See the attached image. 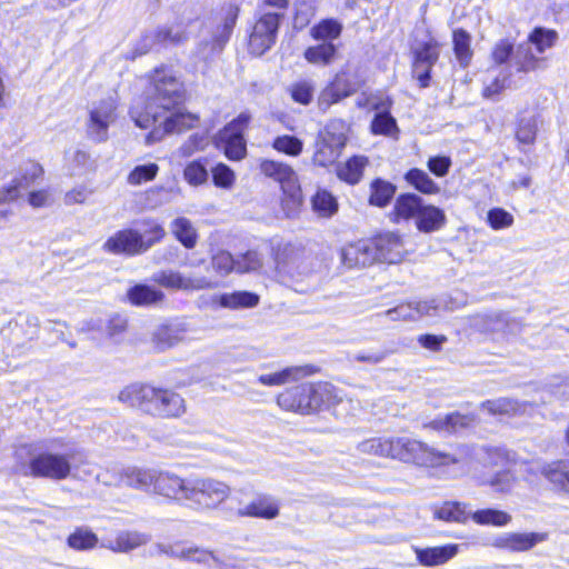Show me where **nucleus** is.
<instances>
[{"label":"nucleus","instance_id":"nucleus-35","mask_svg":"<svg viewBox=\"0 0 569 569\" xmlns=\"http://www.w3.org/2000/svg\"><path fill=\"white\" fill-rule=\"evenodd\" d=\"M258 302L259 296L249 291L223 293L219 298L220 306L229 309L252 308Z\"/></svg>","mask_w":569,"mask_h":569},{"label":"nucleus","instance_id":"nucleus-25","mask_svg":"<svg viewBox=\"0 0 569 569\" xmlns=\"http://www.w3.org/2000/svg\"><path fill=\"white\" fill-rule=\"evenodd\" d=\"M315 372L312 366L288 367L279 372L261 375L258 381L263 386H281L288 382L300 380Z\"/></svg>","mask_w":569,"mask_h":569},{"label":"nucleus","instance_id":"nucleus-38","mask_svg":"<svg viewBox=\"0 0 569 569\" xmlns=\"http://www.w3.org/2000/svg\"><path fill=\"white\" fill-rule=\"evenodd\" d=\"M406 181L416 190L425 194H437L440 191L439 186L423 170L413 168L406 176Z\"/></svg>","mask_w":569,"mask_h":569},{"label":"nucleus","instance_id":"nucleus-57","mask_svg":"<svg viewBox=\"0 0 569 569\" xmlns=\"http://www.w3.org/2000/svg\"><path fill=\"white\" fill-rule=\"evenodd\" d=\"M206 163L201 160H194L187 164L183 171L186 181L191 186H200L208 180Z\"/></svg>","mask_w":569,"mask_h":569},{"label":"nucleus","instance_id":"nucleus-7","mask_svg":"<svg viewBox=\"0 0 569 569\" xmlns=\"http://www.w3.org/2000/svg\"><path fill=\"white\" fill-rule=\"evenodd\" d=\"M258 19L249 38V50L256 56L263 54L276 42L282 12L258 11Z\"/></svg>","mask_w":569,"mask_h":569},{"label":"nucleus","instance_id":"nucleus-64","mask_svg":"<svg viewBox=\"0 0 569 569\" xmlns=\"http://www.w3.org/2000/svg\"><path fill=\"white\" fill-rule=\"evenodd\" d=\"M92 163L90 154L82 150H77L70 160V171L72 176H81L91 170Z\"/></svg>","mask_w":569,"mask_h":569},{"label":"nucleus","instance_id":"nucleus-9","mask_svg":"<svg viewBox=\"0 0 569 569\" xmlns=\"http://www.w3.org/2000/svg\"><path fill=\"white\" fill-rule=\"evenodd\" d=\"M345 144V133L342 131H338L335 123L327 126L317 140L312 158L313 163L320 167L333 164L340 157Z\"/></svg>","mask_w":569,"mask_h":569},{"label":"nucleus","instance_id":"nucleus-21","mask_svg":"<svg viewBox=\"0 0 569 569\" xmlns=\"http://www.w3.org/2000/svg\"><path fill=\"white\" fill-rule=\"evenodd\" d=\"M341 260L348 268L366 267L375 263L376 256H373L370 239L345 247L341 251Z\"/></svg>","mask_w":569,"mask_h":569},{"label":"nucleus","instance_id":"nucleus-42","mask_svg":"<svg viewBox=\"0 0 569 569\" xmlns=\"http://www.w3.org/2000/svg\"><path fill=\"white\" fill-rule=\"evenodd\" d=\"M171 230L174 237L188 249H191L197 243V232L191 221L187 218L180 217L171 222Z\"/></svg>","mask_w":569,"mask_h":569},{"label":"nucleus","instance_id":"nucleus-33","mask_svg":"<svg viewBox=\"0 0 569 569\" xmlns=\"http://www.w3.org/2000/svg\"><path fill=\"white\" fill-rule=\"evenodd\" d=\"M186 329L181 326H161L153 333V341L160 350L169 349L184 339Z\"/></svg>","mask_w":569,"mask_h":569},{"label":"nucleus","instance_id":"nucleus-4","mask_svg":"<svg viewBox=\"0 0 569 569\" xmlns=\"http://www.w3.org/2000/svg\"><path fill=\"white\" fill-rule=\"evenodd\" d=\"M231 495L228 483L212 477L190 478L187 505L199 511L218 509Z\"/></svg>","mask_w":569,"mask_h":569},{"label":"nucleus","instance_id":"nucleus-37","mask_svg":"<svg viewBox=\"0 0 569 569\" xmlns=\"http://www.w3.org/2000/svg\"><path fill=\"white\" fill-rule=\"evenodd\" d=\"M481 407L493 416H511L526 412V405H521L509 398L487 400L482 402Z\"/></svg>","mask_w":569,"mask_h":569},{"label":"nucleus","instance_id":"nucleus-1","mask_svg":"<svg viewBox=\"0 0 569 569\" xmlns=\"http://www.w3.org/2000/svg\"><path fill=\"white\" fill-rule=\"evenodd\" d=\"M152 96L146 109L134 106L131 118L136 126L147 129L160 121L147 137L148 143L161 140L166 133L181 132L194 127L198 118L177 109L183 100L181 82L167 68L156 69L151 78Z\"/></svg>","mask_w":569,"mask_h":569},{"label":"nucleus","instance_id":"nucleus-43","mask_svg":"<svg viewBox=\"0 0 569 569\" xmlns=\"http://www.w3.org/2000/svg\"><path fill=\"white\" fill-rule=\"evenodd\" d=\"M341 32L342 24L335 19H325L310 30V34L315 40H321L323 42H332V40L340 37Z\"/></svg>","mask_w":569,"mask_h":569},{"label":"nucleus","instance_id":"nucleus-40","mask_svg":"<svg viewBox=\"0 0 569 569\" xmlns=\"http://www.w3.org/2000/svg\"><path fill=\"white\" fill-rule=\"evenodd\" d=\"M67 542L71 549L84 551L96 548L99 545V538L89 528L79 527L68 537Z\"/></svg>","mask_w":569,"mask_h":569},{"label":"nucleus","instance_id":"nucleus-15","mask_svg":"<svg viewBox=\"0 0 569 569\" xmlns=\"http://www.w3.org/2000/svg\"><path fill=\"white\" fill-rule=\"evenodd\" d=\"M103 249L110 253L137 254L148 250L142 234L132 229L120 230L110 237L103 244Z\"/></svg>","mask_w":569,"mask_h":569},{"label":"nucleus","instance_id":"nucleus-10","mask_svg":"<svg viewBox=\"0 0 569 569\" xmlns=\"http://www.w3.org/2000/svg\"><path fill=\"white\" fill-rule=\"evenodd\" d=\"M412 73L419 81L421 88L429 86L430 72L439 58V43L432 37L418 42L413 48Z\"/></svg>","mask_w":569,"mask_h":569},{"label":"nucleus","instance_id":"nucleus-49","mask_svg":"<svg viewBox=\"0 0 569 569\" xmlns=\"http://www.w3.org/2000/svg\"><path fill=\"white\" fill-rule=\"evenodd\" d=\"M516 478L510 470L498 471L490 477L479 479L480 485H488L498 492H509L513 487Z\"/></svg>","mask_w":569,"mask_h":569},{"label":"nucleus","instance_id":"nucleus-22","mask_svg":"<svg viewBox=\"0 0 569 569\" xmlns=\"http://www.w3.org/2000/svg\"><path fill=\"white\" fill-rule=\"evenodd\" d=\"M156 469L130 467L119 476L118 486H127L146 492L153 491Z\"/></svg>","mask_w":569,"mask_h":569},{"label":"nucleus","instance_id":"nucleus-46","mask_svg":"<svg viewBox=\"0 0 569 569\" xmlns=\"http://www.w3.org/2000/svg\"><path fill=\"white\" fill-rule=\"evenodd\" d=\"M470 517L478 525L506 526L510 522L511 517L505 511L497 509H481L470 512Z\"/></svg>","mask_w":569,"mask_h":569},{"label":"nucleus","instance_id":"nucleus-44","mask_svg":"<svg viewBox=\"0 0 569 569\" xmlns=\"http://www.w3.org/2000/svg\"><path fill=\"white\" fill-rule=\"evenodd\" d=\"M337 53V47L332 42H323L309 47L305 51V58L309 63L327 66L331 63Z\"/></svg>","mask_w":569,"mask_h":569},{"label":"nucleus","instance_id":"nucleus-56","mask_svg":"<svg viewBox=\"0 0 569 569\" xmlns=\"http://www.w3.org/2000/svg\"><path fill=\"white\" fill-rule=\"evenodd\" d=\"M371 130L375 134L395 136L398 133L396 119L390 112H377L372 122Z\"/></svg>","mask_w":569,"mask_h":569},{"label":"nucleus","instance_id":"nucleus-30","mask_svg":"<svg viewBox=\"0 0 569 569\" xmlns=\"http://www.w3.org/2000/svg\"><path fill=\"white\" fill-rule=\"evenodd\" d=\"M475 421L471 415H461L459 412L449 413L442 418L435 419L430 422V427L438 431L457 432L469 427Z\"/></svg>","mask_w":569,"mask_h":569},{"label":"nucleus","instance_id":"nucleus-61","mask_svg":"<svg viewBox=\"0 0 569 569\" xmlns=\"http://www.w3.org/2000/svg\"><path fill=\"white\" fill-rule=\"evenodd\" d=\"M234 172L224 163H218L212 168V180L214 186L229 189L234 183Z\"/></svg>","mask_w":569,"mask_h":569},{"label":"nucleus","instance_id":"nucleus-60","mask_svg":"<svg viewBox=\"0 0 569 569\" xmlns=\"http://www.w3.org/2000/svg\"><path fill=\"white\" fill-rule=\"evenodd\" d=\"M236 272L244 273L257 271L262 267L261 257L257 251H248L236 258Z\"/></svg>","mask_w":569,"mask_h":569},{"label":"nucleus","instance_id":"nucleus-13","mask_svg":"<svg viewBox=\"0 0 569 569\" xmlns=\"http://www.w3.org/2000/svg\"><path fill=\"white\" fill-rule=\"evenodd\" d=\"M277 403L286 411L301 415L313 412V383H303L281 392Z\"/></svg>","mask_w":569,"mask_h":569},{"label":"nucleus","instance_id":"nucleus-51","mask_svg":"<svg viewBox=\"0 0 569 569\" xmlns=\"http://www.w3.org/2000/svg\"><path fill=\"white\" fill-rule=\"evenodd\" d=\"M288 91L295 102L308 106L313 99L315 83L311 80H299L293 82Z\"/></svg>","mask_w":569,"mask_h":569},{"label":"nucleus","instance_id":"nucleus-6","mask_svg":"<svg viewBox=\"0 0 569 569\" xmlns=\"http://www.w3.org/2000/svg\"><path fill=\"white\" fill-rule=\"evenodd\" d=\"M458 306L449 297L438 299L413 301L398 305L393 309L386 311V316L392 320H417L423 316H438L442 310H453Z\"/></svg>","mask_w":569,"mask_h":569},{"label":"nucleus","instance_id":"nucleus-12","mask_svg":"<svg viewBox=\"0 0 569 569\" xmlns=\"http://www.w3.org/2000/svg\"><path fill=\"white\" fill-rule=\"evenodd\" d=\"M189 489L190 478L184 479L170 471H156L153 493L187 505Z\"/></svg>","mask_w":569,"mask_h":569},{"label":"nucleus","instance_id":"nucleus-18","mask_svg":"<svg viewBox=\"0 0 569 569\" xmlns=\"http://www.w3.org/2000/svg\"><path fill=\"white\" fill-rule=\"evenodd\" d=\"M153 280L162 287L173 290H201L211 287L210 282L203 277H184L172 270L154 274Z\"/></svg>","mask_w":569,"mask_h":569},{"label":"nucleus","instance_id":"nucleus-47","mask_svg":"<svg viewBox=\"0 0 569 569\" xmlns=\"http://www.w3.org/2000/svg\"><path fill=\"white\" fill-rule=\"evenodd\" d=\"M470 327L480 332H493L500 330L503 320L498 313H479L469 318Z\"/></svg>","mask_w":569,"mask_h":569},{"label":"nucleus","instance_id":"nucleus-27","mask_svg":"<svg viewBox=\"0 0 569 569\" xmlns=\"http://www.w3.org/2000/svg\"><path fill=\"white\" fill-rule=\"evenodd\" d=\"M422 207V199L419 196L415 193L400 194L393 206V221L417 219Z\"/></svg>","mask_w":569,"mask_h":569},{"label":"nucleus","instance_id":"nucleus-54","mask_svg":"<svg viewBox=\"0 0 569 569\" xmlns=\"http://www.w3.org/2000/svg\"><path fill=\"white\" fill-rule=\"evenodd\" d=\"M470 36L465 30L453 32V50L461 66H467L471 59Z\"/></svg>","mask_w":569,"mask_h":569},{"label":"nucleus","instance_id":"nucleus-41","mask_svg":"<svg viewBox=\"0 0 569 569\" xmlns=\"http://www.w3.org/2000/svg\"><path fill=\"white\" fill-rule=\"evenodd\" d=\"M283 197L281 199V208L287 218H293L298 214L302 204V193L299 182L281 189Z\"/></svg>","mask_w":569,"mask_h":569},{"label":"nucleus","instance_id":"nucleus-19","mask_svg":"<svg viewBox=\"0 0 569 569\" xmlns=\"http://www.w3.org/2000/svg\"><path fill=\"white\" fill-rule=\"evenodd\" d=\"M150 540L151 536L147 532L122 530L116 535L113 540L102 542L100 547L118 553H128L147 545Z\"/></svg>","mask_w":569,"mask_h":569},{"label":"nucleus","instance_id":"nucleus-31","mask_svg":"<svg viewBox=\"0 0 569 569\" xmlns=\"http://www.w3.org/2000/svg\"><path fill=\"white\" fill-rule=\"evenodd\" d=\"M435 518L447 522H466L470 517L467 505L461 502L446 501L441 506L435 507Z\"/></svg>","mask_w":569,"mask_h":569},{"label":"nucleus","instance_id":"nucleus-5","mask_svg":"<svg viewBox=\"0 0 569 569\" xmlns=\"http://www.w3.org/2000/svg\"><path fill=\"white\" fill-rule=\"evenodd\" d=\"M79 456L76 450L63 453L44 451L31 458L26 475L51 480H64L71 476L72 461Z\"/></svg>","mask_w":569,"mask_h":569},{"label":"nucleus","instance_id":"nucleus-52","mask_svg":"<svg viewBox=\"0 0 569 569\" xmlns=\"http://www.w3.org/2000/svg\"><path fill=\"white\" fill-rule=\"evenodd\" d=\"M538 119L535 116L520 119L516 138L522 146H531L536 140Z\"/></svg>","mask_w":569,"mask_h":569},{"label":"nucleus","instance_id":"nucleus-48","mask_svg":"<svg viewBox=\"0 0 569 569\" xmlns=\"http://www.w3.org/2000/svg\"><path fill=\"white\" fill-rule=\"evenodd\" d=\"M396 188L390 182L377 179L371 183L370 203L378 207H385L391 200Z\"/></svg>","mask_w":569,"mask_h":569},{"label":"nucleus","instance_id":"nucleus-55","mask_svg":"<svg viewBox=\"0 0 569 569\" xmlns=\"http://www.w3.org/2000/svg\"><path fill=\"white\" fill-rule=\"evenodd\" d=\"M159 171L157 163H147L134 167L127 177V182L131 186H140L153 180Z\"/></svg>","mask_w":569,"mask_h":569},{"label":"nucleus","instance_id":"nucleus-28","mask_svg":"<svg viewBox=\"0 0 569 569\" xmlns=\"http://www.w3.org/2000/svg\"><path fill=\"white\" fill-rule=\"evenodd\" d=\"M445 223V212L435 206H423L416 220L418 230L426 233L441 229Z\"/></svg>","mask_w":569,"mask_h":569},{"label":"nucleus","instance_id":"nucleus-63","mask_svg":"<svg viewBox=\"0 0 569 569\" xmlns=\"http://www.w3.org/2000/svg\"><path fill=\"white\" fill-rule=\"evenodd\" d=\"M329 84L339 93L341 100L357 91L356 83L352 82L345 72L337 73Z\"/></svg>","mask_w":569,"mask_h":569},{"label":"nucleus","instance_id":"nucleus-34","mask_svg":"<svg viewBox=\"0 0 569 569\" xmlns=\"http://www.w3.org/2000/svg\"><path fill=\"white\" fill-rule=\"evenodd\" d=\"M512 62L517 71L530 72L539 68L541 59L533 53L531 44L527 42L517 47L512 56Z\"/></svg>","mask_w":569,"mask_h":569},{"label":"nucleus","instance_id":"nucleus-16","mask_svg":"<svg viewBox=\"0 0 569 569\" xmlns=\"http://www.w3.org/2000/svg\"><path fill=\"white\" fill-rule=\"evenodd\" d=\"M276 270L280 276L295 278L303 263L302 251L291 243H279L273 248Z\"/></svg>","mask_w":569,"mask_h":569},{"label":"nucleus","instance_id":"nucleus-32","mask_svg":"<svg viewBox=\"0 0 569 569\" xmlns=\"http://www.w3.org/2000/svg\"><path fill=\"white\" fill-rule=\"evenodd\" d=\"M368 160L362 156H355L337 167V174L339 179L356 184L362 177L365 167Z\"/></svg>","mask_w":569,"mask_h":569},{"label":"nucleus","instance_id":"nucleus-2","mask_svg":"<svg viewBox=\"0 0 569 569\" xmlns=\"http://www.w3.org/2000/svg\"><path fill=\"white\" fill-rule=\"evenodd\" d=\"M366 455L398 459L426 467H439L459 463L460 457L439 452L426 443L408 437H375L358 445Z\"/></svg>","mask_w":569,"mask_h":569},{"label":"nucleus","instance_id":"nucleus-3","mask_svg":"<svg viewBox=\"0 0 569 569\" xmlns=\"http://www.w3.org/2000/svg\"><path fill=\"white\" fill-rule=\"evenodd\" d=\"M118 400L157 418H179L186 412L184 399L179 393L150 385H129L119 392Z\"/></svg>","mask_w":569,"mask_h":569},{"label":"nucleus","instance_id":"nucleus-45","mask_svg":"<svg viewBox=\"0 0 569 569\" xmlns=\"http://www.w3.org/2000/svg\"><path fill=\"white\" fill-rule=\"evenodd\" d=\"M557 40L558 33L555 30L542 27H536L528 37V42L532 44L540 54L552 48Z\"/></svg>","mask_w":569,"mask_h":569},{"label":"nucleus","instance_id":"nucleus-50","mask_svg":"<svg viewBox=\"0 0 569 569\" xmlns=\"http://www.w3.org/2000/svg\"><path fill=\"white\" fill-rule=\"evenodd\" d=\"M331 397H337V388L329 382L313 383V411L331 409Z\"/></svg>","mask_w":569,"mask_h":569},{"label":"nucleus","instance_id":"nucleus-59","mask_svg":"<svg viewBox=\"0 0 569 569\" xmlns=\"http://www.w3.org/2000/svg\"><path fill=\"white\" fill-rule=\"evenodd\" d=\"M487 221L493 230H501L513 224V217L502 208H492L487 213Z\"/></svg>","mask_w":569,"mask_h":569},{"label":"nucleus","instance_id":"nucleus-17","mask_svg":"<svg viewBox=\"0 0 569 569\" xmlns=\"http://www.w3.org/2000/svg\"><path fill=\"white\" fill-rule=\"evenodd\" d=\"M187 33L179 24L163 27L143 36L138 54L147 53L158 46L176 44L184 41Z\"/></svg>","mask_w":569,"mask_h":569},{"label":"nucleus","instance_id":"nucleus-14","mask_svg":"<svg viewBox=\"0 0 569 569\" xmlns=\"http://www.w3.org/2000/svg\"><path fill=\"white\" fill-rule=\"evenodd\" d=\"M376 262L397 263L403 259L405 244L401 236L387 232L370 239Z\"/></svg>","mask_w":569,"mask_h":569},{"label":"nucleus","instance_id":"nucleus-11","mask_svg":"<svg viewBox=\"0 0 569 569\" xmlns=\"http://www.w3.org/2000/svg\"><path fill=\"white\" fill-rule=\"evenodd\" d=\"M250 119L249 113L242 112L220 131L219 139L223 143L224 154L228 159L241 160L246 156L243 130Z\"/></svg>","mask_w":569,"mask_h":569},{"label":"nucleus","instance_id":"nucleus-8","mask_svg":"<svg viewBox=\"0 0 569 569\" xmlns=\"http://www.w3.org/2000/svg\"><path fill=\"white\" fill-rule=\"evenodd\" d=\"M116 102L111 98L93 102L89 107V117L86 122V131L89 139L94 142L108 140L109 127L116 121Z\"/></svg>","mask_w":569,"mask_h":569},{"label":"nucleus","instance_id":"nucleus-29","mask_svg":"<svg viewBox=\"0 0 569 569\" xmlns=\"http://www.w3.org/2000/svg\"><path fill=\"white\" fill-rule=\"evenodd\" d=\"M542 475L552 485L553 489L569 495V463L553 462L542 469Z\"/></svg>","mask_w":569,"mask_h":569},{"label":"nucleus","instance_id":"nucleus-58","mask_svg":"<svg viewBox=\"0 0 569 569\" xmlns=\"http://www.w3.org/2000/svg\"><path fill=\"white\" fill-rule=\"evenodd\" d=\"M141 229L143 231L142 237L147 238V240H144V246H148V249L156 242L160 241L166 234L162 224L153 219L142 220Z\"/></svg>","mask_w":569,"mask_h":569},{"label":"nucleus","instance_id":"nucleus-39","mask_svg":"<svg viewBox=\"0 0 569 569\" xmlns=\"http://www.w3.org/2000/svg\"><path fill=\"white\" fill-rule=\"evenodd\" d=\"M313 212L321 218H330L338 211L337 199L327 190H318L311 199Z\"/></svg>","mask_w":569,"mask_h":569},{"label":"nucleus","instance_id":"nucleus-24","mask_svg":"<svg viewBox=\"0 0 569 569\" xmlns=\"http://www.w3.org/2000/svg\"><path fill=\"white\" fill-rule=\"evenodd\" d=\"M259 168L261 173L277 181L281 189L298 182L296 171L287 163L264 159L261 160Z\"/></svg>","mask_w":569,"mask_h":569},{"label":"nucleus","instance_id":"nucleus-23","mask_svg":"<svg viewBox=\"0 0 569 569\" xmlns=\"http://www.w3.org/2000/svg\"><path fill=\"white\" fill-rule=\"evenodd\" d=\"M547 539L546 533L510 532L499 538V546L511 551H527Z\"/></svg>","mask_w":569,"mask_h":569},{"label":"nucleus","instance_id":"nucleus-26","mask_svg":"<svg viewBox=\"0 0 569 569\" xmlns=\"http://www.w3.org/2000/svg\"><path fill=\"white\" fill-rule=\"evenodd\" d=\"M459 550L458 545H446L440 547L416 549L419 562L423 566H438L452 559Z\"/></svg>","mask_w":569,"mask_h":569},{"label":"nucleus","instance_id":"nucleus-36","mask_svg":"<svg viewBox=\"0 0 569 569\" xmlns=\"http://www.w3.org/2000/svg\"><path fill=\"white\" fill-rule=\"evenodd\" d=\"M129 301L134 306H149L161 301L163 293L147 284H136L127 292Z\"/></svg>","mask_w":569,"mask_h":569},{"label":"nucleus","instance_id":"nucleus-53","mask_svg":"<svg viewBox=\"0 0 569 569\" xmlns=\"http://www.w3.org/2000/svg\"><path fill=\"white\" fill-rule=\"evenodd\" d=\"M272 148L287 156L298 157L303 150V142L295 136L283 134L274 138Z\"/></svg>","mask_w":569,"mask_h":569},{"label":"nucleus","instance_id":"nucleus-20","mask_svg":"<svg viewBox=\"0 0 569 569\" xmlns=\"http://www.w3.org/2000/svg\"><path fill=\"white\" fill-rule=\"evenodd\" d=\"M279 502L276 498L268 495H260L248 505L239 508L238 515L241 517L271 520L279 516Z\"/></svg>","mask_w":569,"mask_h":569},{"label":"nucleus","instance_id":"nucleus-62","mask_svg":"<svg viewBox=\"0 0 569 569\" xmlns=\"http://www.w3.org/2000/svg\"><path fill=\"white\" fill-rule=\"evenodd\" d=\"M212 268L221 276H227L231 271H236V258L228 251H219L212 257Z\"/></svg>","mask_w":569,"mask_h":569}]
</instances>
